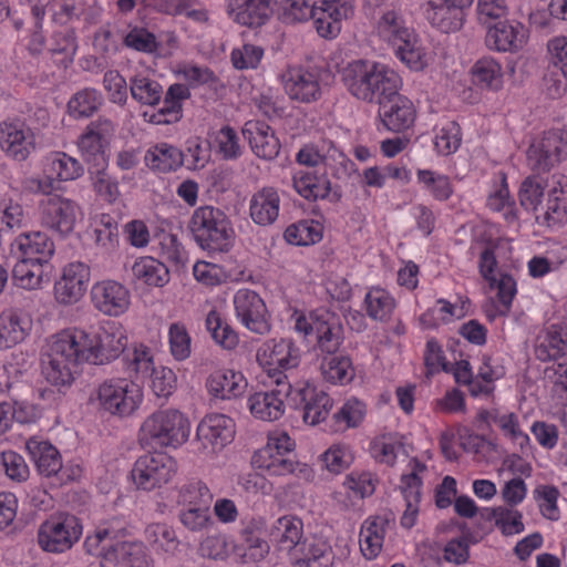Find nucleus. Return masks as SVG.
<instances>
[{"mask_svg":"<svg viewBox=\"0 0 567 567\" xmlns=\"http://www.w3.org/2000/svg\"><path fill=\"white\" fill-rule=\"evenodd\" d=\"M89 329L70 327L53 333L41 357L44 379L59 391L69 389L81 364H93Z\"/></svg>","mask_w":567,"mask_h":567,"instance_id":"nucleus-1","label":"nucleus"},{"mask_svg":"<svg viewBox=\"0 0 567 567\" xmlns=\"http://www.w3.org/2000/svg\"><path fill=\"white\" fill-rule=\"evenodd\" d=\"M340 78L349 94L365 103L382 104L384 97L400 92L403 85L402 78L393 68L365 59L348 62L341 69Z\"/></svg>","mask_w":567,"mask_h":567,"instance_id":"nucleus-2","label":"nucleus"},{"mask_svg":"<svg viewBox=\"0 0 567 567\" xmlns=\"http://www.w3.org/2000/svg\"><path fill=\"white\" fill-rule=\"evenodd\" d=\"M373 34L390 45L395 56L410 70L417 72L427 66L426 51L401 12L394 9L383 11L373 24Z\"/></svg>","mask_w":567,"mask_h":567,"instance_id":"nucleus-3","label":"nucleus"},{"mask_svg":"<svg viewBox=\"0 0 567 567\" xmlns=\"http://www.w3.org/2000/svg\"><path fill=\"white\" fill-rule=\"evenodd\" d=\"M101 525L89 535L84 546L87 553L101 558V567H152L145 546L140 542L120 540L122 523Z\"/></svg>","mask_w":567,"mask_h":567,"instance_id":"nucleus-4","label":"nucleus"},{"mask_svg":"<svg viewBox=\"0 0 567 567\" xmlns=\"http://www.w3.org/2000/svg\"><path fill=\"white\" fill-rule=\"evenodd\" d=\"M89 402L102 414L127 419L137 413L144 402V391L136 381L114 377L97 384Z\"/></svg>","mask_w":567,"mask_h":567,"instance_id":"nucleus-5","label":"nucleus"},{"mask_svg":"<svg viewBox=\"0 0 567 567\" xmlns=\"http://www.w3.org/2000/svg\"><path fill=\"white\" fill-rule=\"evenodd\" d=\"M190 432L187 415L177 409L166 408L144 419L138 440L143 445L178 449L188 441Z\"/></svg>","mask_w":567,"mask_h":567,"instance_id":"nucleus-6","label":"nucleus"},{"mask_svg":"<svg viewBox=\"0 0 567 567\" xmlns=\"http://www.w3.org/2000/svg\"><path fill=\"white\" fill-rule=\"evenodd\" d=\"M476 245H482L480 251L478 268L482 277L489 284V288L496 291L499 302L497 312H508L512 301L516 295V282L507 274L497 270L496 250L503 244L498 236L496 226L488 225L483 234L476 233Z\"/></svg>","mask_w":567,"mask_h":567,"instance_id":"nucleus-7","label":"nucleus"},{"mask_svg":"<svg viewBox=\"0 0 567 567\" xmlns=\"http://www.w3.org/2000/svg\"><path fill=\"white\" fill-rule=\"evenodd\" d=\"M189 227L202 248L227 252L235 243L236 234L231 221L224 212L213 206L194 210Z\"/></svg>","mask_w":567,"mask_h":567,"instance_id":"nucleus-8","label":"nucleus"},{"mask_svg":"<svg viewBox=\"0 0 567 567\" xmlns=\"http://www.w3.org/2000/svg\"><path fill=\"white\" fill-rule=\"evenodd\" d=\"M259 368L276 384H284L287 372L295 370L301 362V349L290 338H270L256 351Z\"/></svg>","mask_w":567,"mask_h":567,"instance_id":"nucleus-9","label":"nucleus"},{"mask_svg":"<svg viewBox=\"0 0 567 567\" xmlns=\"http://www.w3.org/2000/svg\"><path fill=\"white\" fill-rule=\"evenodd\" d=\"M296 441L288 432L276 429L267 434L266 443L256 450L250 458L255 470L272 477L289 475Z\"/></svg>","mask_w":567,"mask_h":567,"instance_id":"nucleus-10","label":"nucleus"},{"mask_svg":"<svg viewBox=\"0 0 567 567\" xmlns=\"http://www.w3.org/2000/svg\"><path fill=\"white\" fill-rule=\"evenodd\" d=\"M82 534L83 526L76 516L58 512L39 525L37 543L45 553L63 554L80 540Z\"/></svg>","mask_w":567,"mask_h":567,"instance_id":"nucleus-11","label":"nucleus"},{"mask_svg":"<svg viewBox=\"0 0 567 567\" xmlns=\"http://www.w3.org/2000/svg\"><path fill=\"white\" fill-rule=\"evenodd\" d=\"M235 436V420L224 413L213 412L198 422L195 442L200 455L215 457L234 442Z\"/></svg>","mask_w":567,"mask_h":567,"instance_id":"nucleus-12","label":"nucleus"},{"mask_svg":"<svg viewBox=\"0 0 567 567\" xmlns=\"http://www.w3.org/2000/svg\"><path fill=\"white\" fill-rule=\"evenodd\" d=\"M41 224L61 237L70 236L83 220L82 206L72 198L54 194L39 202Z\"/></svg>","mask_w":567,"mask_h":567,"instance_id":"nucleus-13","label":"nucleus"},{"mask_svg":"<svg viewBox=\"0 0 567 567\" xmlns=\"http://www.w3.org/2000/svg\"><path fill=\"white\" fill-rule=\"evenodd\" d=\"M177 472V462L163 452L141 455L131 471V480L137 489L151 492L169 483Z\"/></svg>","mask_w":567,"mask_h":567,"instance_id":"nucleus-14","label":"nucleus"},{"mask_svg":"<svg viewBox=\"0 0 567 567\" xmlns=\"http://www.w3.org/2000/svg\"><path fill=\"white\" fill-rule=\"evenodd\" d=\"M293 329L303 337L315 336L322 351L332 353L341 344V329L337 319L324 310L309 313L293 311Z\"/></svg>","mask_w":567,"mask_h":567,"instance_id":"nucleus-15","label":"nucleus"},{"mask_svg":"<svg viewBox=\"0 0 567 567\" xmlns=\"http://www.w3.org/2000/svg\"><path fill=\"white\" fill-rule=\"evenodd\" d=\"M89 331L94 365L114 361L127 347V331L117 321L104 320Z\"/></svg>","mask_w":567,"mask_h":567,"instance_id":"nucleus-16","label":"nucleus"},{"mask_svg":"<svg viewBox=\"0 0 567 567\" xmlns=\"http://www.w3.org/2000/svg\"><path fill=\"white\" fill-rule=\"evenodd\" d=\"M323 71L301 65L288 66L279 75L280 83L289 99L299 103H312L322 95Z\"/></svg>","mask_w":567,"mask_h":567,"instance_id":"nucleus-17","label":"nucleus"},{"mask_svg":"<svg viewBox=\"0 0 567 567\" xmlns=\"http://www.w3.org/2000/svg\"><path fill=\"white\" fill-rule=\"evenodd\" d=\"M233 307L238 322L250 332L265 334L270 331V315L266 302L255 290L238 289L233 296Z\"/></svg>","mask_w":567,"mask_h":567,"instance_id":"nucleus-18","label":"nucleus"},{"mask_svg":"<svg viewBox=\"0 0 567 567\" xmlns=\"http://www.w3.org/2000/svg\"><path fill=\"white\" fill-rule=\"evenodd\" d=\"M91 280V269L82 261L64 265L53 285V297L61 306H73L85 295Z\"/></svg>","mask_w":567,"mask_h":567,"instance_id":"nucleus-19","label":"nucleus"},{"mask_svg":"<svg viewBox=\"0 0 567 567\" xmlns=\"http://www.w3.org/2000/svg\"><path fill=\"white\" fill-rule=\"evenodd\" d=\"M91 302L106 317L118 318L125 315L132 305L130 289L115 279H102L91 288Z\"/></svg>","mask_w":567,"mask_h":567,"instance_id":"nucleus-20","label":"nucleus"},{"mask_svg":"<svg viewBox=\"0 0 567 567\" xmlns=\"http://www.w3.org/2000/svg\"><path fill=\"white\" fill-rule=\"evenodd\" d=\"M37 147L33 130L21 118L0 122V148L11 159L23 162Z\"/></svg>","mask_w":567,"mask_h":567,"instance_id":"nucleus-21","label":"nucleus"},{"mask_svg":"<svg viewBox=\"0 0 567 567\" xmlns=\"http://www.w3.org/2000/svg\"><path fill=\"white\" fill-rule=\"evenodd\" d=\"M567 157V131L554 130L534 140L527 151L529 166L547 171Z\"/></svg>","mask_w":567,"mask_h":567,"instance_id":"nucleus-22","label":"nucleus"},{"mask_svg":"<svg viewBox=\"0 0 567 567\" xmlns=\"http://www.w3.org/2000/svg\"><path fill=\"white\" fill-rule=\"evenodd\" d=\"M529 37V29L523 22L507 19L487 29L486 45L501 53H518L527 45Z\"/></svg>","mask_w":567,"mask_h":567,"instance_id":"nucleus-23","label":"nucleus"},{"mask_svg":"<svg viewBox=\"0 0 567 567\" xmlns=\"http://www.w3.org/2000/svg\"><path fill=\"white\" fill-rule=\"evenodd\" d=\"M114 132L111 121L99 118L91 122L78 140V150L92 167L106 166L105 147Z\"/></svg>","mask_w":567,"mask_h":567,"instance_id":"nucleus-24","label":"nucleus"},{"mask_svg":"<svg viewBox=\"0 0 567 567\" xmlns=\"http://www.w3.org/2000/svg\"><path fill=\"white\" fill-rule=\"evenodd\" d=\"M353 13V0H321L313 16L318 34L324 39L337 38L343 22L351 19Z\"/></svg>","mask_w":567,"mask_h":567,"instance_id":"nucleus-25","label":"nucleus"},{"mask_svg":"<svg viewBox=\"0 0 567 567\" xmlns=\"http://www.w3.org/2000/svg\"><path fill=\"white\" fill-rule=\"evenodd\" d=\"M476 421L480 427L483 424L486 426L497 425L503 436L511 441L514 446L518 447L522 453L530 450V439L523 431L518 416L514 412L499 408L481 409L477 412Z\"/></svg>","mask_w":567,"mask_h":567,"instance_id":"nucleus-26","label":"nucleus"},{"mask_svg":"<svg viewBox=\"0 0 567 567\" xmlns=\"http://www.w3.org/2000/svg\"><path fill=\"white\" fill-rule=\"evenodd\" d=\"M127 279L135 287L162 288L169 281L164 262L153 256H138L124 265Z\"/></svg>","mask_w":567,"mask_h":567,"instance_id":"nucleus-27","label":"nucleus"},{"mask_svg":"<svg viewBox=\"0 0 567 567\" xmlns=\"http://www.w3.org/2000/svg\"><path fill=\"white\" fill-rule=\"evenodd\" d=\"M274 3L275 0H226V13L238 25L258 29L272 17Z\"/></svg>","mask_w":567,"mask_h":567,"instance_id":"nucleus-28","label":"nucleus"},{"mask_svg":"<svg viewBox=\"0 0 567 567\" xmlns=\"http://www.w3.org/2000/svg\"><path fill=\"white\" fill-rule=\"evenodd\" d=\"M33 320L30 313L19 308L0 311V351L22 343L31 333Z\"/></svg>","mask_w":567,"mask_h":567,"instance_id":"nucleus-29","label":"nucleus"},{"mask_svg":"<svg viewBox=\"0 0 567 567\" xmlns=\"http://www.w3.org/2000/svg\"><path fill=\"white\" fill-rule=\"evenodd\" d=\"M248 381L239 370L221 368L213 371L206 379L205 388L215 400L229 401L244 395Z\"/></svg>","mask_w":567,"mask_h":567,"instance_id":"nucleus-30","label":"nucleus"},{"mask_svg":"<svg viewBox=\"0 0 567 567\" xmlns=\"http://www.w3.org/2000/svg\"><path fill=\"white\" fill-rule=\"evenodd\" d=\"M380 118L383 125L392 132H403L412 127L416 118V110L413 102L399 92L384 97L380 104Z\"/></svg>","mask_w":567,"mask_h":567,"instance_id":"nucleus-31","label":"nucleus"},{"mask_svg":"<svg viewBox=\"0 0 567 567\" xmlns=\"http://www.w3.org/2000/svg\"><path fill=\"white\" fill-rule=\"evenodd\" d=\"M11 251L18 259L48 264L55 246L48 234L35 230L18 235L11 244Z\"/></svg>","mask_w":567,"mask_h":567,"instance_id":"nucleus-32","label":"nucleus"},{"mask_svg":"<svg viewBox=\"0 0 567 567\" xmlns=\"http://www.w3.org/2000/svg\"><path fill=\"white\" fill-rule=\"evenodd\" d=\"M270 543L280 551L291 557L299 551L298 546L303 539V523L295 515H284L277 518L268 529Z\"/></svg>","mask_w":567,"mask_h":567,"instance_id":"nucleus-33","label":"nucleus"},{"mask_svg":"<svg viewBox=\"0 0 567 567\" xmlns=\"http://www.w3.org/2000/svg\"><path fill=\"white\" fill-rule=\"evenodd\" d=\"M291 557L293 567H332L334 555L329 542L322 536H310L300 543Z\"/></svg>","mask_w":567,"mask_h":567,"instance_id":"nucleus-34","label":"nucleus"},{"mask_svg":"<svg viewBox=\"0 0 567 567\" xmlns=\"http://www.w3.org/2000/svg\"><path fill=\"white\" fill-rule=\"evenodd\" d=\"M296 161L305 166L323 164L328 168L337 169L344 165L347 157L332 142L321 140L305 144L296 154Z\"/></svg>","mask_w":567,"mask_h":567,"instance_id":"nucleus-35","label":"nucleus"},{"mask_svg":"<svg viewBox=\"0 0 567 567\" xmlns=\"http://www.w3.org/2000/svg\"><path fill=\"white\" fill-rule=\"evenodd\" d=\"M542 224L556 226L567 221V177L554 175L547 184Z\"/></svg>","mask_w":567,"mask_h":567,"instance_id":"nucleus-36","label":"nucleus"},{"mask_svg":"<svg viewBox=\"0 0 567 567\" xmlns=\"http://www.w3.org/2000/svg\"><path fill=\"white\" fill-rule=\"evenodd\" d=\"M244 137L248 141L256 156L264 159H274L280 151V142L271 127L265 122L248 121L243 130Z\"/></svg>","mask_w":567,"mask_h":567,"instance_id":"nucleus-37","label":"nucleus"},{"mask_svg":"<svg viewBox=\"0 0 567 567\" xmlns=\"http://www.w3.org/2000/svg\"><path fill=\"white\" fill-rule=\"evenodd\" d=\"M25 451L42 477H55L61 471V454L49 441L30 437L25 442Z\"/></svg>","mask_w":567,"mask_h":567,"instance_id":"nucleus-38","label":"nucleus"},{"mask_svg":"<svg viewBox=\"0 0 567 567\" xmlns=\"http://www.w3.org/2000/svg\"><path fill=\"white\" fill-rule=\"evenodd\" d=\"M295 393L303 404V421L309 425H317L324 421L333 406L332 399L323 391L310 383L297 388Z\"/></svg>","mask_w":567,"mask_h":567,"instance_id":"nucleus-39","label":"nucleus"},{"mask_svg":"<svg viewBox=\"0 0 567 567\" xmlns=\"http://www.w3.org/2000/svg\"><path fill=\"white\" fill-rule=\"evenodd\" d=\"M567 344V322L547 323L535 339L534 353L540 361L556 360Z\"/></svg>","mask_w":567,"mask_h":567,"instance_id":"nucleus-40","label":"nucleus"},{"mask_svg":"<svg viewBox=\"0 0 567 567\" xmlns=\"http://www.w3.org/2000/svg\"><path fill=\"white\" fill-rule=\"evenodd\" d=\"M471 81L482 91L499 92L505 84V71L496 58L485 55L474 62L470 69Z\"/></svg>","mask_w":567,"mask_h":567,"instance_id":"nucleus-41","label":"nucleus"},{"mask_svg":"<svg viewBox=\"0 0 567 567\" xmlns=\"http://www.w3.org/2000/svg\"><path fill=\"white\" fill-rule=\"evenodd\" d=\"M467 9L426 0L424 14L432 28L442 33H454L462 29Z\"/></svg>","mask_w":567,"mask_h":567,"instance_id":"nucleus-42","label":"nucleus"},{"mask_svg":"<svg viewBox=\"0 0 567 567\" xmlns=\"http://www.w3.org/2000/svg\"><path fill=\"white\" fill-rule=\"evenodd\" d=\"M250 414L259 421L274 422L286 411L284 394L279 390L259 391L247 399Z\"/></svg>","mask_w":567,"mask_h":567,"instance_id":"nucleus-43","label":"nucleus"},{"mask_svg":"<svg viewBox=\"0 0 567 567\" xmlns=\"http://www.w3.org/2000/svg\"><path fill=\"white\" fill-rule=\"evenodd\" d=\"M388 519L375 515L365 518L359 534V546L364 558L375 559L382 551L388 530Z\"/></svg>","mask_w":567,"mask_h":567,"instance_id":"nucleus-44","label":"nucleus"},{"mask_svg":"<svg viewBox=\"0 0 567 567\" xmlns=\"http://www.w3.org/2000/svg\"><path fill=\"white\" fill-rule=\"evenodd\" d=\"M468 301L464 299H457L455 302L439 299L433 307L420 316L419 321L424 329L436 328L442 323L464 318L468 312Z\"/></svg>","mask_w":567,"mask_h":567,"instance_id":"nucleus-45","label":"nucleus"},{"mask_svg":"<svg viewBox=\"0 0 567 567\" xmlns=\"http://www.w3.org/2000/svg\"><path fill=\"white\" fill-rule=\"evenodd\" d=\"M377 483L378 480L371 472L352 471L344 476L342 482V489L347 497L342 499L336 496V499L348 508L354 504V501L371 496L375 491Z\"/></svg>","mask_w":567,"mask_h":567,"instance_id":"nucleus-46","label":"nucleus"},{"mask_svg":"<svg viewBox=\"0 0 567 567\" xmlns=\"http://www.w3.org/2000/svg\"><path fill=\"white\" fill-rule=\"evenodd\" d=\"M279 194L271 187H265L254 194L249 203L251 219L261 226L272 224L279 215Z\"/></svg>","mask_w":567,"mask_h":567,"instance_id":"nucleus-47","label":"nucleus"},{"mask_svg":"<svg viewBox=\"0 0 567 567\" xmlns=\"http://www.w3.org/2000/svg\"><path fill=\"white\" fill-rule=\"evenodd\" d=\"M369 452L377 463L393 466L405 454L404 436L396 432L378 435L371 441Z\"/></svg>","mask_w":567,"mask_h":567,"instance_id":"nucleus-48","label":"nucleus"},{"mask_svg":"<svg viewBox=\"0 0 567 567\" xmlns=\"http://www.w3.org/2000/svg\"><path fill=\"white\" fill-rule=\"evenodd\" d=\"M43 172L52 175L56 184L73 182L84 174L83 165L64 152H52L43 158Z\"/></svg>","mask_w":567,"mask_h":567,"instance_id":"nucleus-49","label":"nucleus"},{"mask_svg":"<svg viewBox=\"0 0 567 567\" xmlns=\"http://www.w3.org/2000/svg\"><path fill=\"white\" fill-rule=\"evenodd\" d=\"M368 413L367 403L357 398L349 396L343 400L340 406L332 414V427L337 433L358 429L364 422Z\"/></svg>","mask_w":567,"mask_h":567,"instance_id":"nucleus-50","label":"nucleus"},{"mask_svg":"<svg viewBox=\"0 0 567 567\" xmlns=\"http://www.w3.org/2000/svg\"><path fill=\"white\" fill-rule=\"evenodd\" d=\"M486 206L491 210L499 213L507 221L517 219L516 203L511 196L506 175L503 172H498L494 176L493 185L486 198Z\"/></svg>","mask_w":567,"mask_h":567,"instance_id":"nucleus-51","label":"nucleus"},{"mask_svg":"<svg viewBox=\"0 0 567 567\" xmlns=\"http://www.w3.org/2000/svg\"><path fill=\"white\" fill-rule=\"evenodd\" d=\"M44 265L45 262L18 259L12 269L13 284L29 291L43 289L50 282Z\"/></svg>","mask_w":567,"mask_h":567,"instance_id":"nucleus-52","label":"nucleus"},{"mask_svg":"<svg viewBox=\"0 0 567 567\" xmlns=\"http://www.w3.org/2000/svg\"><path fill=\"white\" fill-rule=\"evenodd\" d=\"M144 161L152 171L168 173L183 165L184 153L172 144L161 142L148 147Z\"/></svg>","mask_w":567,"mask_h":567,"instance_id":"nucleus-53","label":"nucleus"},{"mask_svg":"<svg viewBox=\"0 0 567 567\" xmlns=\"http://www.w3.org/2000/svg\"><path fill=\"white\" fill-rule=\"evenodd\" d=\"M292 185L295 190L307 200L323 199L331 190V183L324 175L305 169L293 172Z\"/></svg>","mask_w":567,"mask_h":567,"instance_id":"nucleus-54","label":"nucleus"},{"mask_svg":"<svg viewBox=\"0 0 567 567\" xmlns=\"http://www.w3.org/2000/svg\"><path fill=\"white\" fill-rule=\"evenodd\" d=\"M205 327L216 344L225 350H233L239 343L237 332L223 318L217 306H213L206 315Z\"/></svg>","mask_w":567,"mask_h":567,"instance_id":"nucleus-55","label":"nucleus"},{"mask_svg":"<svg viewBox=\"0 0 567 567\" xmlns=\"http://www.w3.org/2000/svg\"><path fill=\"white\" fill-rule=\"evenodd\" d=\"M78 38L73 29L56 31L48 44V54L63 66L71 64L78 52Z\"/></svg>","mask_w":567,"mask_h":567,"instance_id":"nucleus-56","label":"nucleus"},{"mask_svg":"<svg viewBox=\"0 0 567 567\" xmlns=\"http://www.w3.org/2000/svg\"><path fill=\"white\" fill-rule=\"evenodd\" d=\"M131 95L141 104L155 105L162 97V85L153 79L150 71L140 70L131 78Z\"/></svg>","mask_w":567,"mask_h":567,"instance_id":"nucleus-57","label":"nucleus"},{"mask_svg":"<svg viewBox=\"0 0 567 567\" xmlns=\"http://www.w3.org/2000/svg\"><path fill=\"white\" fill-rule=\"evenodd\" d=\"M395 307V298L384 288L371 287L365 293L364 309L373 320L386 321Z\"/></svg>","mask_w":567,"mask_h":567,"instance_id":"nucleus-58","label":"nucleus"},{"mask_svg":"<svg viewBox=\"0 0 567 567\" xmlns=\"http://www.w3.org/2000/svg\"><path fill=\"white\" fill-rule=\"evenodd\" d=\"M87 233L99 247L107 249L114 247L117 243V223L110 214H93L89 220Z\"/></svg>","mask_w":567,"mask_h":567,"instance_id":"nucleus-59","label":"nucleus"},{"mask_svg":"<svg viewBox=\"0 0 567 567\" xmlns=\"http://www.w3.org/2000/svg\"><path fill=\"white\" fill-rule=\"evenodd\" d=\"M103 95L93 87H84L75 92L68 102V113L73 118H87L103 104Z\"/></svg>","mask_w":567,"mask_h":567,"instance_id":"nucleus-60","label":"nucleus"},{"mask_svg":"<svg viewBox=\"0 0 567 567\" xmlns=\"http://www.w3.org/2000/svg\"><path fill=\"white\" fill-rule=\"evenodd\" d=\"M145 539L156 550L167 555H175L179 547V539L174 528L166 523H152L146 526Z\"/></svg>","mask_w":567,"mask_h":567,"instance_id":"nucleus-61","label":"nucleus"},{"mask_svg":"<svg viewBox=\"0 0 567 567\" xmlns=\"http://www.w3.org/2000/svg\"><path fill=\"white\" fill-rule=\"evenodd\" d=\"M323 226L319 220L302 219L291 224L285 230V239L295 246H309L322 239Z\"/></svg>","mask_w":567,"mask_h":567,"instance_id":"nucleus-62","label":"nucleus"},{"mask_svg":"<svg viewBox=\"0 0 567 567\" xmlns=\"http://www.w3.org/2000/svg\"><path fill=\"white\" fill-rule=\"evenodd\" d=\"M354 461L352 447L343 442L331 444L319 455L321 467L330 474L338 475L349 468Z\"/></svg>","mask_w":567,"mask_h":567,"instance_id":"nucleus-63","label":"nucleus"},{"mask_svg":"<svg viewBox=\"0 0 567 567\" xmlns=\"http://www.w3.org/2000/svg\"><path fill=\"white\" fill-rule=\"evenodd\" d=\"M145 379L151 393L159 400H168L177 389L175 371L163 364H157Z\"/></svg>","mask_w":567,"mask_h":567,"instance_id":"nucleus-64","label":"nucleus"}]
</instances>
